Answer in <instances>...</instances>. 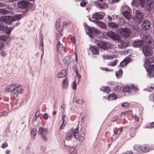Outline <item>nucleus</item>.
<instances>
[{
  "mask_svg": "<svg viewBox=\"0 0 154 154\" xmlns=\"http://www.w3.org/2000/svg\"><path fill=\"white\" fill-rule=\"evenodd\" d=\"M22 88L21 85L17 83H12L6 86L5 90L8 92H11L10 94L12 99H16L20 92Z\"/></svg>",
  "mask_w": 154,
  "mask_h": 154,
  "instance_id": "nucleus-1",
  "label": "nucleus"
},
{
  "mask_svg": "<svg viewBox=\"0 0 154 154\" xmlns=\"http://www.w3.org/2000/svg\"><path fill=\"white\" fill-rule=\"evenodd\" d=\"M78 129V127H77L75 130L69 131L67 133L65 139L67 140H71L73 137L80 141H83L84 139L85 132L84 131H80L79 135Z\"/></svg>",
  "mask_w": 154,
  "mask_h": 154,
  "instance_id": "nucleus-2",
  "label": "nucleus"
},
{
  "mask_svg": "<svg viewBox=\"0 0 154 154\" xmlns=\"http://www.w3.org/2000/svg\"><path fill=\"white\" fill-rule=\"evenodd\" d=\"M22 17L21 14L16 15L14 17L10 16H3L0 18V22H3L9 25L11 24L12 22L17 20H20Z\"/></svg>",
  "mask_w": 154,
  "mask_h": 154,
  "instance_id": "nucleus-3",
  "label": "nucleus"
},
{
  "mask_svg": "<svg viewBox=\"0 0 154 154\" xmlns=\"http://www.w3.org/2000/svg\"><path fill=\"white\" fill-rule=\"evenodd\" d=\"M118 31L119 34L124 38H128L130 35L131 32L127 28L119 29Z\"/></svg>",
  "mask_w": 154,
  "mask_h": 154,
  "instance_id": "nucleus-4",
  "label": "nucleus"
},
{
  "mask_svg": "<svg viewBox=\"0 0 154 154\" xmlns=\"http://www.w3.org/2000/svg\"><path fill=\"white\" fill-rule=\"evenodd\" d=\"M48 133V130L47 128H44V127H40L38 131V134L41 135L43 140L45 141L47 140V138L46 135Z\"/></svg>",
  "mask_w": 154,
  "mask_h": 154,
  "instance_id": "nucleus-5",
  "label": "nucleus"
},
{
  "mask_svg": "<svg viewBox=\"0 0 154 154\" xmlns=\"http://www.w3.org/2000/svg\"><path fill=\"white\" fill-rule=\"evenodd\" d=\"M143 18V14L139 10H137L135 12V17L133 19L137 22L138 23H140L142 21Z\"/></svg>",
  "mask_w": 154,
  "mask_h": 154,
  "instance_id": "nucleus-6",
  "label": "nucleus"
},
{
  "mask_svg": "<svg viewBox=\"0 0 154 154\" xmlns=\"http://www.w3.org/2000/svg\"><path fill=\"white\" fill-rule=\"evenodd\" d=\"M133 90L135 92L138 91L137 88L136 87H135L134 85H131V86L127 85L123 88V91L125 92L130 93Z\"/></svg>",
  "mask_w": 154,
  "mask_h": 154,
  "instance_id": "nucleus-7",
  "label": "nucleus"
},
{
  "mask_svg": "<svg viewBox=\"0 0 154 154\" xmlns=\"http://www.w3.org/2000/svg\"><path fill=\"white\" fill-rule=\"evenodd\" d=\"M106 35L107 36L115 40H120L121 39V37L112 31L108 32Z\"/></svg>",
  "mask_w": 154,
  "mask_h": 154,
  "instance_id": "nucleus-8",
  "label": "nucleus"
},
{
  "mask_svg": "<svg viewBox=\"0 0 154 154\" xmlns=\"http://www.w3.org/2000/svg\"><path fill=\"white\" fill-rule=\"evenodd\" d=\"M106 35L107 36L115 40H120L121 39V37L112 31L108 32Z\"/></svg>",
  "mask_w": 154,
  "mask_h": 154,
  "instance_id": "nucleus-9",
  "label": "nucleus"
},
{
  "mask_svg": "<svg viewBox=\"0 0 154 154\" xmlns=\"http://www.w3.org/2000/svg\"><path fill=\"white\" fill-rule=\"evenodd\" d=\"M88 34L91 38L94 36V34H97L99 33V31L93 27H89L87 28Z\"/></svg>",
  "mask_w": 154,
  "mask_h": 154,
  "instance_id": "nucleus-10",
  "label": "nucleus"
},
{
  "mask_svg": "<svg viewBox=\"0 0 154 154\" xmlns=\"http://www.w3.org/2000/svg\"><path fill=\"white\" fill-rule=\"evenodd\" d=\"M96 45L100 48L104 50H107L108 48L107 43L100 40H96L95 41Z\"/></svg>",
  "mask_w": 154,
  "mask_h": 154,
  "instance_id": "nucleus-11",
  "label": "nucleus"
},
{
  "mask_svg": "<svg viewBox=\"0 0 154 154\" xmlns=\"http://www.w3.org/2000/svg\"><path fill=\"white\" fill-rule=\"evenodd\" d=\"M142 51L145 56H151L153 54V51L151 49L146 46L143 47Z\"/></svg>",
  "mask_w": 154,
  "mask_h": 154,
  "instance_id": "nucleus-12",
  "label": "nucleus"
},
{
  "mask_svg": "<svg viewBox=\"0 0 154 154\" xmlns=\"http://www.w3.org/2000/svg\"><path fill=\"white\" fill-rule=\"evenodd\" d=\"M29 3L25 1L22 0L17 3V6L19 8L25 9L27 8L29 6Z\"/></svg>",
  "mask_w": 154,
  "mask_h": 154,
  "instance_id": "nucleus-13",
  "label": "nucleus"
},
{
  "mask_svg": "<svg viewBox=\"0 0 154 154\" xmlns=\"http://www.w3.org/2000/svg\"><path fill=\"white\" fill-rule=\"evenodd\" d=\"M57 51L61 54H63L66 52V48L63 47L62 45L58 41L57 45Z\"/></svg>",
  "mask_w": 154,
  "mask_h": 154,
  "instance_id": "nucleus-14",
  "label": "nucleus"
},
{
  "mask_svg": "<svg viewBox=\"0 0 154 154\" xmlns=\"http://www.w3.org/2000/svg\"><path fill=\"white\" fill-rule=\"evenodd\" d=\"M147 71L149 77L151 78L153 77L154 75V64L149 65Z\"/></svg>",
  "mask_w": 154,
  "mask_h": 154,
  "instance_id": "nucleus-15",
  "label": "nucleus"
},
{
  "mask_svg": "<svg viewBox=\"0 0 154 154\" xmlns=\"http://www.w3.org/2000/svg\"><path fill=\"white\" fill-rule=\"evenodd\" d=\"M154 7L153 1V0H149L146 5V8L149 11H151Z\"/></svg>",
  "mask_w": 154,
  "mask_h": 154,
  "instance_id": "nucleus-16",
  "label": "nucleus"
},
{
  "mask_svg": "<svg viewBox=\"0 0 154 154\" xmlns=\"http://www.w3.org/2000/svg\"><path fill=\"white\" fill-rule=\"evenodd\" d=\"M142 25L144 29L148 30L150 28V23L147 20H144L142 23Z\"/></svg>",
  "mask_w": 154,
  "mask_h": 154,
  "instance_id": "nucleus-17",
  "label": "nucleus"
},
{
  "mask_svg": "<svg viewBox=\"0 0 154 154\" xmlns=\"http://www.w3.org/2000/svg\"><path fill=\"white\" fill-rule=\"evenodd\" d=\"M144 44V42L142 40H139L134 41L133 43L134 47L140 48Z\"/></svg>",
  "mask_w": 154,
  "mask_h": 154,
  "instance_id": "nucleus-18",
  "label": "nucleus"
},
{
  "mask_svg": "<svg viewBox=\"0 0 154 154\" xmlns=\"http://www.w3.org/2000/svg\"><path fill=\"white\" fill-rule=\"evenodd\" d=\"M140 150L144 152H147L150 151V149L149 148V146L147 144H144L141 146Z\"/></svg>",
  "mask_w": 154,
  "mask_h": 154,
  "instance_id": "nucleus-19",
  "label": "nucleus"
},
{
  "mask_svg": "<svg viewBox=\"0 0 154 154\" xmlns=\"http://www.w3.org/2000/svg\"><path fill=\"white\" fill-rule=\"evenodd\" d=\"M103 17V16L98 13H95L92 15V18L97 20H101Z\"/></svg>",
  "mask_w": 154,
  "mask_h": 154,
  "instance_id": "nucleus-20",
  "label": "nucleus"
},
{
  "mask_svg": "<svg viewBox=\"0 0 154 154\" xmlns=\"http://www.w3.org/2000/svg\"><path fill=\"white\" fill-rule=\"evenodd\" d=\"M66 73V70L65 69H63L62 70L61 72L58 73L57 75V77L59 78H61L64 77Z\"/></svg>",
  "mask_w": 154,
  "mask_h": 154,
  "instance_id": "nucleus-21",
  "label": "nucleus"
},
{
  "mask_svg": "<svg viewBox=\"0 0 154 154\" xmlns=\"http://www.w3.org/2000/svg\"><path fill=\"white\" fill-rule=\"evenodd\" d=\"M96 24L99 27L105 29L106 27V25L102 21H95Z\"/></svg>",
  "mask_w": 154,
  "mask_h": 154,
  "instance_id": "nucleus-22",
  "label": "nucleus"
},
{
  "mask_svg": "<svg viewBox=\"0 0 154 154\" xmlns=\"http://www.w3.org/2000/svg\"><path fill=\"white\" fill-rule=\"evenodd\" d=\"M108 26L109 28L113 29L117 28L119 27V24L114 22H109Z\"/></svg>",
  "mask_w": 154,
  "mask_h": 154,
  "instance_id": "nucleus-23",
  "label": "nucleus"
},
{
  "mask_svg": "<svg viewBox=\"0 0 154 154\" xmlns=\"http://www.w3.org/2000/svg\"><path fill=\"white\" fill-rule=\"evenodd\" d=\"M97 6L100 9H106L108 8V5L106 3H99Z\"/></svg>",
  "mask_w": 154,
  "mask_h": 154,
  "instance_id": "nucleus-24",
  "label": "nucleus"
},
{
  "mask_svg": "<svg viewBox=\"0 0 154 154\" xmlns=\"http://www.w3.org/2000/svg\"><path fill=\"white\" fill-rule=\"evenodd\" d=\"M122 14L127 20H129L131 19L130 13L128 11H125L123 12Z\"/></svg>",
  "mask_w": 154,
  "mask_h": 154,
  "instance_id": "nucleus-25",
  "label": "nucleus"
},
{
  "mask_svg": "<svg viewBox=\"0 0 154 154\" xmlns=\"http://www.w3.org/2000/svg\"><path fill=\"white\" fill-rule=\"evenodd\" d=\"M116 75L118 79H120L122 77L123 74V71L121 69H119L115 72Z\"/></svg>",
  "mask_w": 154,
  "mask_h": 154,
  "instance_id": "nucleus-26",
  "label": "nucleus"
},
{
  "mask_svg": "<svg viewBox=\"0 0 154 154\" xmlns=\"http://www.w3.org/2000/svg\"><path fill=\"white\" fill-rule=\"evenodd\" d=\"M63 62L66 64H69L70 62V57L68 56H65L63 60Z\"/></svg>",
  "mask_w": 154,
  "mask_h": 154,
  "instance_id": "nucleus-27",
  "label": "nucleus"
},
{
  "mask_svg": "<svg viewBox=\"0 0 154 154\" xmlns=\"http://www.w3.org/2000/svg\"><path fill=\"white\" fill-rule=\"evenodd\" d=\"M68 85V80L67 77H66L65 78L63 79L62 84V87L63 88H67Z\"/></svg>",
  "mask_w": 154,
  "mask_h": 154,
  "instance_id": "nucleus-28",
  "label": "nucleus"
},
{
  "mask_svg": "<svg viewBox=\"0 0 154 154\" xmlns=\"http://www.w3.org/2000/svg\"><path fill=\"white\" fill-rule=\"evenodd\" d=\"M90 49L93 54H99V52L97 51V49L95 48L93 46H91L90 47Z\"/></svg>",
  "mask_w": 154,
  "mask_h": 154,
  "instance_id": "nucleus-29",
  "label": "nucleus"
},
{
  "mask_svg": "<svg viewBox=\"0 0 154 154\" xmlns=\"http://www.w3.org/2000/svg\"><path fill=\"white\" fill-rule=\"evenodd\" d=\"M76 2L81 1L80 3V6L82 7H84L88 3L87 1L86 0H75Z\"/></svg>",
  "mask_w": 154,
  "mask_h": 154,
  "instance_id": "nucleus-30",
  "label": "nucleus"
},
{
  "mask_svg": "<svg viewBox=\"0 0 154 154\" xmlns=\"http://www.w3.org/2000/svg\"><path fill=\"white\" fill-rule=\"evenodd\" d=\"M100 91L105 92L106 93H109V91H110V88L107 87H103L100 88Z\"/></svg>",
  "mask_w": 154,
  "mask_h": 154,
  "instance_id": "nucleus-31",
  "label": "nucleus"
},
{
  "mask_svg": "<svg viewBox=\"0 0 154 154\" xmlns=\"http://www.w3.org/2000/svg\"><path fill=\"white\" fill-rule=\"evenodd\" d=\"M60 19L59 18V21H57L55 23V26L56 27V29L58 30H62V28H61V26H60Z\"/></svg>",
  "mask_w": 154,
  "mask_h": 154,
  "instance_id": "nucleus-32",
  "label": "nucleus"
},
{
  "mask_svg": "<svg viewBox=\"0 0 154 154\" xmlns=\"http://www.w3.org/2000/svg\"><path fill=\"white\" fill-rule=\"evenodd\" d=\"M69 154H77L75 148L71 146L69 149Z\"/></svg>",
  "mask_w": 154,
  "mask_h": 154,
  "instance_id": "nucleus-33",
  "label": "nucleus"
},
{
  "mask_svg": "<svg viewBox=\"0 0 154 154\" xmlns=\"http://www.w3.org/2000/svg\"><path fill=\"white\" fill-rule=\"evenodd\" d=\"M117 96L115 94L113 93L110 94L107 97L109 99L111 100H113L116 99L117 98Z\"/></svg>",
  "mask_w": 154,
  "mask_h": 154,
  "instance_id": "nucleus-34",
  "label": "nucleus"
},
{
  "mask_svg": "<svg viewBox=\"0 0 154 154\" xmlns=\"http://www.w3.org/2000/svg\"><path fill=\"white\" fill-rule=\"evenodd\" d=\"M117 61L118 60H115L114 61L109 62L107 65L109 66H115L116 65Z\"/></svg>",
  "mask_w": 154,
  "mask_h": 154,
  "instance_id": "nucleus-35",
  "label": "nucleus"
},
{
  "mask_svg": "<svg viewBox=\"0 0 154 154\" xmlns=\"http://www.w3.org/2000/svg\"><path fill=\"white\" fill-rule=\"evenodd\" d=\"M146 0H139L140 6L142 8H143L145 5Z\"/></svg>",
  "mask_w": 154,
  "mask_h": 154,
  "instance_id": "nucleus-36",
  "label": "nucleus"
},
{
  "mask_svg": "<svg viewBox=\"0 0 154 154\" xmlns=\"http://www.w3.org/2000/svg\"><path fill=\"white\" fill-rule=\"evenodd\" d=\"M128 62L125 60H123L122 62L119 66L118 67H123L126 65L127 64Z\"/></svg>",
  "mask_w": 154,
  "mask_h": 154,
  "instance_id": "nucleus-37",
  "label": "nucleus"
},
{
  "mask_svg": "<svg viewBox=\"0 0 154 154\" xmlns=\"http://www.w3.org/2000/svg\"><path fill=\"white\" fill-rule=\"evenodd\" d=\"M58 33L57 34L56 39L57 40H58L62 36L61 33L62 30H57Z\"/></svg>",
  "mask_w": 154,
  "mask_h": 154,
  "instance_id": "nucleus-38",
  "label": "nucleus"
},
{
  "mask_svg": "<svg viewBox=\"0 0 154 154\" xmlns=\"http://www.w3.org/2000/svg\"><path fill=\"white\" fill-rule=\"evenodd\" d=\"M0 13L3 14H8V11L4 9H0Z\"/></svg>",
  "mask_w": 154,
  "mask_h": 154,
  "instance_id": "nucleus-39",
  "label": "nucleus"
},
{
  "mask_svg": "<svg viewBox=\"0 0 154 154\" xmlns=\"http://www.w3.org/2000/svg\"><path fill=\"white\" fill-rule=\"evenodd\" d=\"M119 47L121 48H125L126 47V45L125 44L124 42H121L118 45Z\"/></svg>",
  "mask_w": 154,
  "mask_h": 154,
  "instance_id": "nucleus-40",
  "label": "nucleus"
},
{
  "mask_svg": "<svg viewBox=\"0 0 154 154\" xmlns=\"http://www.w3.org/2000/svg\"><path fill=\"white\" fill-rule=\"evenodd\" d=\"M122 106L124 108L127 109L129 106V104L127 102H125L122 104Z\"/></svg>",
  "mask_w": 154,
  "mask_h": 154,
  "instance_id": "nucleus-41",
  "label": "nucleus"
},
{
  "mask_svg": "<svg viewBox=\"0 0 154 154\" xmlns=\"http://www.w3.org/2000/svg\"><path fill=\"white\" fill-rule=\"evenodd\" d=\"M134 149L137 151L141 150V146L139 145H135L134 146Z\"/></svg>",
  "mask_w": 154,
  "mask_h": 154,
  "instance_id": "nucleus-42",
  "label": "nucleus"
},
{
  "mask_svg": "<svg viewBox=\"0 0 154 154\" xmlns=\"http://www.w3.org/2000/svg\"><path fill=\"white\" fill-rule=\"evenodd\" d=\"M37 133V130L36 129H33L31 130V135L33 136H35Z\"/></svg>",
  "mask_w": 154,
  "mask_h": 154,
  "instance_id": "nucleus-43",
  "label": "nucleus"
},
{
  "mask_svg": "<svg viewBox=\"0 0 154 154\" xmlns=\"http://www.w3.org/2000/svg\"><path fill=\"white\" fill-rule=\"evenodd\" d=\"M122 127H120L119 128L118 130L115 133V135H119L121 133V132L122 131Z\"/></svg>",
  "mask_w": 154,
  "mask_h": 154,
  "instance_id": "nucleus-44",
  "label": "nucleus"
},
{
  "mask_svg": "<svg viewBox=\"0 0 154 154\" xmlns=\"http://www.w3.org/2000/svg\"><path fill=\"white\" fill-rule=\"evenodd\" d=\"M102 57L104 60L109 59L111 58V56L108 55H103Z\"/></svg>",
  "mask_w": 154,
  "mask_h": 154,
  "instance_id": "nucleus-45",
  "label": "nucleus"
},
{
  "mask_svg": "<svg viewBox=\"0 0 154 154\" xmlns=\"http://www.w3.org/2000/svg\"><path fill=\"white\" fill-rule=\"evenodd\" d=\"M154 89V87L151 85H148L147 86V91L149 92L152 91Z\"/></svg>",
  "mask_w": 154,
  "mask_h": 154,
  "instance_id": "nucleus-46",
  "label": "nucleus"
},
{
  "mask_svg": "<svg viewBox=\"0 0 154 154\" xmlns=\"http://www.w3.org/2000/svg\"><path fill=\"white\" fill-rule=\"evenodd\" d=\"M137 129V128H136L135 129V130L134 131H133L131 132L130 134V136L131 137H134V136L135 135L136 132H137V131H136Z\"/></svg>",
  "mask_w": 154,
  "mask_h": 154,
  "instance_id": "nucleus-47",
  "label": "nucleus"
},
{
  "mask_svg": "<svg viewBox=\"0 0 154 154\" xmlns=\"http://www.w3.org/2000/svg\"><path fill=\"white\" fill-rule=\"evenodd\" d=\"M8 146V144L7 142H4L3 143H2V148L4 149L7 147Z\"/></svg>",
  "mask_w": 154,
  "mask_h": 154,
  "instance_id": "nucleus-48",
  "label": "nucleus"
},
{
  "mask_svg": "<svg viewBox=\"0 0 154 154\" xmlns=\"http://www.w3.org/2000/svg\"><path fill=\"white\" fill-rule=\"evenodd\" d=\"M101 69L102 70H105L106 71L111 72V71H113V69H109L106 68L102 67Z\"/></svg>",
  "mask_w": 154,
  "mask_h": 154,
  "instance_id": "nucleus-49",
  "label": "nucleus"
},
{
  "mask_svg": "<svg viewBox=\"0 0 154 154\" xmlns=\"http://www.w3.org/2000/svg\"><path fill=\"white\" fill-rule=\"evenodd\" d=\"M75 102L78 104H81L83 103L84 101L82 100H76Z\"/></svg>",
  "mask_w": 154,
  "mask_h": 154,
  "instance_id": "nucleus-50",
  "label": "nucleus"
},
{
  "mask_svg": "<svg viewBox=\"0 0 154 154\" xmlns=\"http://www.w3.org/2000/svg\"><path fill=\"white\" fill-rule=\"evenodd\" d=\"M76 76L78 78V80H79L81 78V75L79 74V72L77 71V69H76Z\"/></svg>",
  "mask_w": 154,
  "mask_h": 154,
  "instance_id": "nucleus-51",
  "label": "nucleus"
},
{
  "mask_svg": "<svg viewBox=\"0 0 154 154\" xmlns=\"http://www.w3.org/2000/svg\"><path fill=\"white\" fill-rule=\"evenodd\" d=\"M64 121H63L61 125L60 128V129H63V128L64 127L65 125L64 124Z\"/></svg>",
  "mask_w": 154,
  "mask_h": 154,
  "instance_id": "nucleus-52",
  "label": "nucleus"
},
{
  "mask_svg": "<svg viewBox=\"0 0 154 154\" xmlns=\"http://www.w3.org/2000/svg\"><path fill=\"white\" fill-rule=\"evenodd\" d=\"M122 154H133V152L131 151H127L123 153Z\"/></svg>",
  "mask_w": 154,
  "mask_h": 154,
  "instance_id": "nucleus-53",
  "label": "nucleus"
},
{
  "mask_svg": "<svg viewBox=\"0 0 154 154\" xmlns=\"http://www.w3.org/2000/svg\"><path fill=\"white\" fill-rule=\"evenodd\" d=\"M125 114L127 115H129L132 112V111L131 110H128V111H125Z\"/></svg>",
  "mask_w": 154,
  "mask_h": 154,
  "instance_id": "nucleus-54",
  "label": "nucleus"
},
{
  "mask_svg": "<svg viewBox=\"0 0 154 154\" xmlns=\"http://www.w3.org/2000/svg\"><path fill=\"white\" fill-rule=\"evenodd\" d=\"M134 118L135 121L137 122L139 121V118L136 115L134 116Z\"/></svg>",
  "mask_w": 154,
  "mask_h": 154,
  "instance_id": "nucleus-55",
  "label": "nucleus"
},
{
  "mask_svg": "<svg viewBox=\"0 0 154 154\" xmlns=\"http://www.w3.org/2000/svg\"><path fill=\"white\" fill-rule=\"evenodd\" d=\"M121 87L120 86H116L115 88V89L117 90H119L121 89Z\"/></svg>",
  "mask_w": 154,
  "mask_h": 154,
  "instance_id": "nucleus-56",
  "label": "nucleus"
},
{
  "mask_svg": "<svg viewBox=\"0 0 154 154\" xmlns=\"http://www.w3.org/2000/svg\"><path fill=\"white\" fill-rule=\"evenodd\" d=\"M43 118L45 119H47L48 118V115L47 113H45L44 115Z\"/></svg>",
  "mask_w": 154,
  "mask_h": 154,
  "instance_id": "nucleus-57",
  "label": "nucleus"
},
{
  "mask_svg": "<svg viewBox=\"0 0 154 154\" xmlns=\"http://www.w3.org/2000/svg\"><path fill=\"white\" fill-rule=\"evenodd\" d=\"M40 112V111L39 110H38L36 112L35 114V116L36 117H38L39 116V113Z\"/></svg>",
  "mask_w": 154,
  "mask_h": 154,
  "instance_id": "nucleus-58",
  "label": "nucleus"
},
{
  "mask_svg": "<svg viewBox=\"0 0 154 154\" xmlns=\"http://www.w3.org/2000/svg\"><path fill=\"white\" fill-rule=\"evenodd\" d=\"M5 39L6 38L5 36H0V41L2 40H5Z\"/></svg>",
  "mask_w": 154,
  "mask_h": 154,
  "instance_id": "nucleus-59",
  "label": "nucleus"
},
{
  "mask_svg": "<svg viewBox=\"0 0 154 154\" xmlns=\"http://www.w3.org/2000/svg\"><path fill=\"white\" fill-rule=\"evenodd\" d=\"M76 88V84L75 81L73 83V88L74 90H75Z\"/></svg>",
  "mask_w": 154,
  "mask_h": 154,
  "instance_id": "nucleus-60",
  "label": "nucleus"
},
{
  "mask_svg": "<svg viewBox=\"0 0 154 154\" xmlns=\"http://www.w3.org/2000/svg\"><path fill=\"white\" fill-rule=\"evenodd\" d=\"M71 22L70 21H67V22H64L63 23V24L64 25L66 26L68 24L71 23Z\"/></svg>",
  "mask_w": 154,
  "mask_h": 154,
  "instance_id": "nucleus-61",
  "label": "nucleus"
},
{
  "mask_svg": "<svg viewBox=\"0 0 154 154\" xmlns=\"http://www.w3.org/2000/svg\"><path fill=\"white\" fill-rule=\"evenodd\" d=\"M1 55L4 57H5L6 56V54L5 52L3 51L1 53Z\"/></svg>",
  "mask_w": 154,
  "mask_h": 154,
  "instance_id": "nucleus-62",
  "label": "nucleus"
},
{
  "mask_svg": "<svg viewBox=\"0 0 154 154\" xmlns=\"http://www.w3.org/2000/svg\"><path fill=\"white\" fill-rule=\"evenodd\" d=\"M11 32V30L9 29L8 28L7 29L6 33L8 34H10Z\"/></svg>",
  "mask_w": 154,
  "mask_h": 154,
  "instance_id": "nucleus-63",
  "label": "nucleus"
},
{
  "mask_svg": "<svg viewBox=\"0 0 154 154\" xmlns=\"http://www.w3.org/2000/svg\"><path fill=\"white\" fill-rule=\"evenodd\" d=\"M107 19H108L109 20V21H112V17L111 16H108V17H107Z\"/></svg>",
  "mask_w": 154,
  "mask_h": 154,
  "instance_id": "nucleus-64",
  "label": "nucleus"
}]
</instances>
